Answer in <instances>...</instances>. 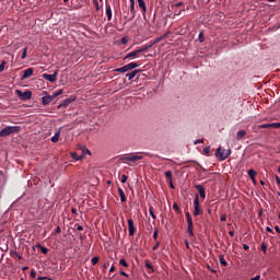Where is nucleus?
<instances>
[{
  "label": "nucleus",
  "instance_id": "8fccbe9b",
  "mask_svg": "<svg viewBox=\"0 0 280 280\" xmlns=\"http://www.w3.org/2000/svg\"><path fill=\"white\" fill-rule=\"evenodd\" d=\"M276 233L280 234V228L278 225L275 226Z\"/></svg>",
  "mask_w": 280,
  "mask_h": 280
},
{
  "label": "nucleus",
  "instance_id": "9d476101",
  "mask_svg": "<svg viewBox=\"0 0 280 280\" xmlns=\"http://www.w3.org/2000/svg\"><path fill=\"white\" fill-rule=\"evenodd\" d=\"M57 75H58V70L54 73V74H47L44 73L43 78L51 83H54L57 80Z\"/></svg>",
  "mask_w": 280,
  "mask_h": 280
},
{
  "label": "nucleus",
  "instance_id": "4468645a",
  "mask_svg": "<svg viewBox=\"0 0 280 280\" xmlns=\"http://www.w3.org/2000/svg\"><path fill=\"white\" fill-rule=\"evenodd\" d=\"M139 54H140V52H139V50L137 49V50H135V51L128 54L124 59H125V60H126V59H129V58L135 59Z\"/></svg>",
  "mask_w": 280,
  "mask_h": 280
},
{
  "label": "nucleus",
  "instance_id": "423d86ee",
  "mask_svg": "<svg viewBox=\"0 0 280 280\" xmlns=\"http://www.w3.org/2000/svg\"><path fill=\"white\" fill-rule=\"evenodd\" d=\"M16 94L23 101L30 100L32 97V92L31 91H26V92L23 93L22 91L16 90Z\"/></svg>",
  "mask_w": 280,
  "mask_h": 280
},
{
  "label": "nucleus",
  "instance_id": "0eeeda50",
  "mask_svg": "<svg viewBox=\"0 0 280 280\" xmlns=\"http://www.w3.org/2000/svg\"><path fill=\"white\" fill-rule=\"evenodd\" d=\"M195 189L197 191H199V196H200L201 200H206V188L202 185L197 184V185H195Z\"/></svg>",
  "mask_w": 280,
  "mask_h": 280
},
{
  "label": "nucleus",
  "instance_id": "f3484780",
  "mask_svg": "<svg viewBox=\"0 0 280 280\" xmlns=\"http://www.w3.org/2000/svg\"><path fill=\"white\" fill-rule=\"evenodd\" d=\"M139 7L142 9V13L144 14L147 12V5L144 0H138Z\"/></svg>",
  "mask_w": 280,
  "mask_h": 280
},
{
  "label": "nucleus",
  "instance_id": "f257e3e1",
  "mask_svg": "<svg viewBox=\"0 0 280 280\" xmlns=\"http://www.w3.org/2000/svg\"><path fill=\"white\" fill-rule=\"evenodd\" d=\"M21 127L19 126H7L0 131V138L8 137L10 135L19 132Z\"/></svg>",
  "mask_w": 280,
  "mask_h": 280
},
{
  "label": "nucleus",
  "instance_id": "49530a36",
  "mask_svg": "<svg viewBox=\"0 0 280 280\" xmlns=\"http://www.w3.org/2000/svg\"><path fill=\"white\" fill-rule=\"evenodd\" d=\"M221 222H226V215L225 214L221 215Z\"/></svg>",
  "mask_w": 280,
  "mask_h": 280
},
{
  "label": "nucleus",
  "instance_id": "20e7f679",
  "mask_svg": "<svg viewBox=\"0 0 280 280\" xmlns=\"http://www.w3.org/2000/svg\"><path fill=\"white\" fill-rule=\"evenodd\" d=\"M192 205H195V211H192V215H195V217L201 215L202 210L200 209L199 195H195V201L192 202Z\"/></svg>",
  "mask_w": 280,
  "mask_h": 280
},
{
  "label": "nucleus",
  "instance_id": "412c9836",
  "mask_svg": "<svg viewBox=\"0 0 280 280\" xmlns=\"http://www.w3.org/2000/svg\"><path fill=\"white\" fill-rule=\"evenodd\" d=\"M219 262H221V266H223V267L228 266V262H226V260L224 258V255H220L219 256Z\"/></svg>",
  "mask_w": 280,
  "mask_h": 280
},
{
  "label": "nucleus",
  "instance_id": "bb28decb",
  "mask_svg": "<svg viewBox=\"0 0 280 280\" xmlns=\"http://www.w3.org/2000/svg\"><path fill=\"white\" fill-rule=\"evenodd\" d=\"M173 209L176 211V213H182V210L177 202L174 203Z\"/></svg>",
  "mask_w": 280,
  "mask_h": 280
},
{
  "label": "nucleus",
  "instance_id": "5fc2aeb1",
  "mask_svg": "<svg viewBox=\"0 0 280 280\" xmlns=\"http://www.w3.org/2000/svg\"><path fill=\"white\" fill-rule=\"evenodd\" d=\"M60 233H61V228L58 226V228L56 229V234H60Z\"/></svg>",
  "mask_w": 280,
  "mask_h": 280
},
{
  "label": "nucleus",
  "instance_id": "a211bd4d",
  "mask_svg": "<svg viewBox=\"0 0 280 280\" xmlns=\"http://www.w3.org/2000/svg\"><path fill=\"white\" fill-rule=\"evenodd\" d=\"M140 72V70H135L130 73H127L126 77L129 79V80H132L138 73Z\"/></svg>",
  "mask_w": 280,
  "mask_h": 280
},
{
  "label": "nucleus",
  "instance_id": "39448f33",
  "mask_svg": "<svg viewBox=\"0 0 280 280\" xmlns=\"http://www.w3.org/2000/svg\"><path fill=\"white\" fill-rule=\"evenodd\" d=\"M138 67H139V65L137 62H131L129 65H126L121 68L116 69L115 71L120 72V73H125V72L133 70L135 68H138Z\"/></svg>",
  "mask_w": 280,
  "mask_h": 280
},
{
  "label": "nucleus",
  "instance_id": "338daca9",
  "mask_svg": "<svg viewBox=\"0 0 280 280\" xmlns=\"http://www.w3.org/2000/svg\"><path fill=\"white\" fill-rule=\"evenodd\" d=\"M37 280H45V277H38Z\"/></svg>",
  "mask_w": 280,
  "mask_h": 280
},
{
  "label": "nucleus",
  "instance_id": "4be33fe9",
  "mask_svg": "<svg viewBox=\"0 0 280 280\" xmlns=\"http://www.w3.org/2000/svg\"><path fill=\"white\" fill-rule=\"evenodd\" d=\"M153 45L151 44V45H149V46H142L140 49H138V51H139V54H141V52H144V51H147L149 48H151Z\"/></svg>",
  "mask_w": 280,
  "mask_h": 280
},
{
  "label": "nucleus",
  "instance_id": "a18cd8bd",
  "mask_svg": "<svg viewBox=\"0 0 280 280\" xmlns=\"http://www.w3.org/2000/svg\"><path fill=\"white\" fill-rule=\"evenodd\" d=\"M275 178H276L277 185H280V177L276 175Z\"/></svg>",
  "mask_w": 280,
  "mask_h": 280
},
{
  "label": "nucleus",
  "instance_id": "c85d7f7f",
  "mask_svg": "<svg viewBox=\"0 0 280 280\" xmlns=\"http://www.w3.org/2000/svg\"><path fill=\"white\" fill-rule=\"evenodd\" d=\"M260 250H261L264 254H267V244H266V243H261V245H260Z\"/></svg>",
  "mask_w": 280,
  "mask_h": 280
},
{
  "label": "nucleus",
  "instance_id": "7ed1b4c3",
  "mask_svg": "<svg viewBox=\"0 0 280 280\" xmlns=\"http://www.w3.org/2000/svg\"><path fill=\"white\" fill-rule=\"evenodd\" d=\"M232 150L231 149H223V148H219L217 150V158L220 159L221 161H226V159L231 155Z\"/></svg>",
  "mask_w": 280,
  "mask_h": 280
},
{
  "label": "nucleus",
  "instance_id": "37998d69",
  "mask_svg": "<svg viewBox=\"0 0 280 280\" xmlns=\"http://www.w3.org/2000/svg\"><path fill=\"white\" fill-rule=\"evenodd\" d=\"M266 232L272 234V233H273V230H272L271 228L267 226V228H266Z\"/></svg>",
  "mask_w": 280,
  "mask_h": 280
},
{
  "label": "nucleus",
  "instance_id": "09e8293b",
  "mask_svg": "<svg viewBox=\"0 0 280 280\" xmlns=\"http://www.w3.org/2000/svg\"><path fill=\"white\" fill-rule=\"evenodd\" d=\"M202 142H203L202 139H197V140H195V144L202 143Z\"/></svg>",
  "mask_w": 280,
  "mask_h": 280
},
{
  "label": "nucleus",
  "instance_id": "f03ea898",
  "mask_svg": "<svg viewBox=\"0 0 280 280\" xmlns=\"http://www.w3.org/2000/svg\"><path fill=\"white\" fill-rule=\"evenodd\" d=\"M143 153H130L127 155H124L120 161H129L130 163H137V161H142L143 156L141 155Z\"/></svg>",
  "mask_w": 280,
  "mask_h": 280
},
{
  "label": "nucleus",
  "instance_id": "f8f14e48",
  "mask_svg": "<svg viewBox=\"0 0 280 280\" xmlns=\"http://www.w3.org/2000/svg\"><path fill=\"white\" fill-rule=\"evenodd\" d=\"M34 73V69L33 68H28L26 70H24V74L22 77V80L27 79L28 77H32Z\"/></svg>",
  "mask_w": 280,
  "mask_h": 280
},
{
  "label": "nucleus",
  "instance_id": "69168bd1",
  "mask_svg": "<svg viewBox=\"0 0 280 280\" xmlns=\"http://www.w3.org/2000/svg\"><path fill=\"white\" fill-rule=\"evenodd\" d=\"M109 267V264H104V268L107 269Z\"/></svg>",
  "mask_w": 280,
  "mask_h": 280
},
{
  "label": "nucleus",
  "instance_id": "a19ab883",
  "mask_svg": "<svg viewBox=\"0 0 280 280\" xmlns=\"http://www.w3.org/2000/svg\"><path fill=\"white\" fill-rule=\"evenodd\" d=\"M4 66H5V61H2V63L0 65V72L4 70Z\"/></svg>",
  "mask_w": 280,
  "mask_h": 280
},
{
  "label": "nucleus",
  "instance_id": "bf43d9fd",
  "mask_svg": "<svg viewBox=\"0 0 280 280\" xmlns=\"http://www.w3.org/2000/svg\"><path fill=\"white\" fill-rule=\"evenodd\" d=\"M183 4H184L183 2H178V3L175 4V7H176V8H179V7H182Z\"/></svg>",
  "mask_w": 280,
  "mask_h": 280
},
{
  "label": "nucleus",
  "instance_id": "f704fd0d",
  "mask_svg": "<svg viewBox=\"0 0 280 280\" xmlns=\"http://www.w3.org/2000/svg\"><path fill=\"white\" fill-rule=\"evenodd\" d=\"M26 56H27V47H25V48L23 49V54H22L21 58H22V59H25Z\"/></svg>",
  "mask_w": 280,
  "mask_h": 280
},
{
  "label": "nucleus",
  "instance_id": "0e129e2a",
  "mask_svg": "<svg viewBox=\"0 0 280 280\" xmlns=\"http://www.w3.org/2000/svg\"><path fill=\"white\" fill-rule=\"evenodd\" d=\"M159 246H160V244L156 243V245L154 246L153 250H156Z\"/></svg>",
  "mask_w": 280,
  "mask_h": 280
},
{
  "label": "nucleus",
  "instance_id": "ea45409f",
  "mask_svg": "<svg viewBox=\"0 0 280 280\" xmlns=\"http://www.w3.org/2000/svg\"><path fill=\"white\" fill-rule=\"evenodd\" d=\"M31 278L32 279H35L36 278V271L34 269H32L31 271Z\"/></svg>",
  "mask_w": 280,
  "mask_h": 280
},
{
  "label": "nucleus",
  "instance_id": "864d4df0",
  "mask_svg": "<svg viewBox=\"0 0 280 280\" xmlns=\"http://www.w3.org/2000/svg\"><path fill=\"white\" fill-rule=\"evenodd\" d=\"M72 158L75 159V161H79V156H78L77 153H73V154H72Z\"/></svg>",
  "mask_w": 280,
  "mask_h": 280
},
{
  "label": "nucleus",
  "instance_id": "6e6552de",
  "mask_svg": "<svg viewBox=\"0 0 280 280\" xmlns=\"http://www.w3.org/2000/svg\"><path fill=\"white\" fill-rule=\"evenodd\" d=\"M128 229H129V235L130 237L135 236L137 229L135 226V223L132 221V219H128Z\"/></svg>",
  "mask_w": 280,
  "mask_h": 280
},
{
  "label": "nucleus",
  "instance_id": "b1692460",
  "mask_svg": "<svg viewBox=\"0 0 280 280\" xmlns=\"http://www.w3.org/2000/svg\"><path fill=\"white\" fill-rule=\"evenodd\" d=\"M165 176H166V178H168L170 183H172V180H173V173H172V171H167L165 173Z\"/></svg>",
  "mask_w": 280,
  "mask_h": 280
},
{
  "label": "nucleus",
  "instance_id": "603ef678",
  "mask_svg": "<svg viewBox=\"0 0 280 280\" xmlns=\"http://www.w3.org/2000/svg\"><path fill=\"white\" fill-rule=\"evenodd\" d=\"M19 260H23V257L19 255L16 252L14 253Z\"/></svg>",
  "mask_w": 280,
  "mask_h": 280
},
{
  "label": "nucleus",
  "instance_id": "58836bf2",
  "mask_svg": "<svg viewBox=\"0 0 280 280\" xmlns=\"http://www.w3.org/2000/svg\"><path fill=\"white\" fill-rule=\"evenodd\" d=\"M127 180H128V176L127 175H122L121 176V183H127Z\"/></svg>",
  "mask_w": 280,
  "mask_h": 280
},
{
  "label": "nucleus",
  "instance_id": "680f3d73",
  "mask_svg": "<svg viewBox=\"0 0 280 280\" xmlns=\"http://www.w3.org/2000/svg\"><path fill=\"white\" fill-rule=\"evenodd\" d=\"M72 213L77 214L78 213V210L75 208H72Z\"/></svg>",
  "mask_w": 280,
  "mask_h": 280
},
{
  "label": "nucleus",
  "instance_id": "9b49d317",
  "mask_svg": "<svg viewBox=\"0 0 280 280\" xmlns=\"http://www.w3.org/2000/svg\"><path fill=\"white\" fill-rule=\"evenodd\" d=\"M43 94L45 95V96L42 98V103H43L44 105H47V104H49L51 101L55 100V96H54V95H47L48 93H47L46 91L43 92Z\"/></svg>",
  "mask_w": 280,
  "mask_h": 280
},
{
  "label": "nucleus",
  "instance_id": "de8ad7c7",
  "mask_svg": "<svg viewBox=\"0 0 280 280\" xmlns=\"http://www.w3.org/2000/svg\"><path fill=\"white\" fill-rule=\"evenodd\" d=\"M249 280H260V276L257 275V276H255L254 278H252V279H249Z\"/></svg>",
  "mask_w": 280,
  "mask_h": 280
},
{
  "label": "nucleus",
  "instance_id": "13d9d810",
  "mask_svg": "<svg viewBox=\"0 0 280 280\" xmlns=\"http://www.w3.org/2000/svg\"><path fill=\"white\" fill-rule=\"evenodd\" d=\"M115 270H116L115 266H112L109 272L113 273V272H115Z\"/></svg>",
  "mask_w": 280,
  "mask_h": 280
},
{
  "label": "nucleus",
  "instance_id": "c756f323",
  "mask_svg": "<svg viewBox=\"0 0 280 280\" xmlns=\"http://www.w3.org/2000/svg\"><path fill=\"white\" fill-rule=\"evenodd\" d=\"M186 222H188V223L194 222L192 219H191V215L188 211H186Z\"/></svg>",
  "mask_w": 280,
  "mask_h": 280
},
{
  "label": "nucleus",
  "instance_id": "72a5a7b5",
  "mask_svg": "<svg viewBox=\"0 0 280 280\" xmlns=\"http://www.w3.org/2000/svg\"><path fill=\"white\" fill-rule=\"evenodd\" d=\"M63 93V90H59L56 93L52 94L54 98H56L57 96L61 95Z\"/></svg>",
  "mask_w": 280,
  "mask_h": 280
},
{
  "label": "nucleus",
  "instance_id": "6e6d98bb",
  "mask_svg": "<svg viewBox=\"0 0 280 280\" xmlns=\"http://www.w3.org/2000/svg\"><path fill=\"white\" fill-rule=\"evenodd\" d=\"M120 275H121L122 277L128 278V273H126L125 271H120Z\"/></svg>",
  "mask_w": 280,
  "mask_h": 280
},
{
  "label": "nucleus",
  "instance_id": "e2e57ef3",
  "mask_svg": "<svg viewBox=\"0 0 280 280\" xmlns=\"http://www.w3.org/2000/svg\"><path fill=\"white\" fill-rule=\"evenodd\" d=\"M70 103L69 100H67L62 105L67 106Z\"/></svg>",
  "mask_w": 280,
  "mask_h": 280
},
{
  "label": "nucleus",
  "instance_id": "ddd939ff",
  "mask_svg": "<svg viewBox=\"0 0 280 280\" xmlns=\"http://www.w3.org/2000/svg\"><path fill=\"white\" fill-rule=\"evenodd\" d=\"M106 15H107V20L110 21L113 18V11H112L110 4L108 3H106Z\"/></svg>",
  "mask_w": 280,
  "mask_h": 280
},
{
  "label": "nucleus",
  "instance_id": "393cba45",
  "mask_svg": "<svg viewBox=\"0 0 280 280\" xmlns=\"http://www.w3.org/2000/svg\"><path fill=\"white\" fill-rule=\"evenodd\" d=\"M119 264H120V266H122L124 268H128V267H129L128 262H127L126 259H124V258H121V259L119 260Z\"/></svg>",
  "mask_w": 280,
  "mask_h": 280
},
{
  "label": "nucleus",
  "instance_id": "a878e982",
  "mask_svg": "<svg viewBox=\"0 0 280 280\" xmlns=\"http://www.w3.org/2000/svg\"><path fill=\"white\" fill-rule=\"evenodd\" d=\"M145 268L154 272V268L149 260L145 261Z\"/></svg>",
  "mask_w": 280,
  "mask_h": 280
},
{
  "label": "nucleus",
  "instance_id": "2f4dec72",
  "mask_svg": "<svg viewBox=\"0 0 280 280\" xmlns=\"http://www.w3.org/2000/svg\"><path fill=\"white\" fill-rule=\"evenodd\" d=\"M98 261H100V258H98V257H93V258H92V265H93V266H96V265L98 264Z\"/></svg>",
  "mask_w": 280,
  "mask_h": 280
},
{
  "label": "nucleus",
  "instance_id": "cd10ccee",
  "mask_svg": "<svg viewBox=\"0 0 280 280\" xmlns=\"http://www.w3.org/2000/svg\"><path fill=\"white\" fill-rule=\"evenodd\" d=\"M149 212H150V215L153 218V220H156V215L154 213V209L152 206L150 207Z\"/></svg>",
  "mask_w": 280,
  "mask_h": 280
},
{
  "label": "nucleus",
  "instance_id": "5701e85b",
  "mask_svg": "<svg viewBox=\"0 0 280 280\" xmlns=\"http://www.w3.org/2000/svg\"><path fill=\"white\" fill-rule=\"evenodd\" d=\"M59 137H60V131H57V132L55 133V136L51 138V141L55 142V143L58 142Z\"/></svg>",
  "mask_w": 280,
  "mask_h": 280
},
{
  "label": "nucleus",
  "instance_id": "1a4fd4ad",
  "mask_svg": "<svg viewBox=\"0 0 280 280\" xmlns=\"http://www.w3.org/2000/svg\"><path fill=\"white\" fill-rule=\"evenodd\" d=\"M258 128H260V129H266V128L279 129L280 128V124H278V122L261 124V125L258 126Z\"/></svg>",
  "mask_w": 280,
  "mask_h": 280
},
{
  "label": "nucleus",
  "instance_id": "2eb2a0df",
  "mask_svg": "<svg viewBox=\"0 0 280 280\" xmlns=\"http://www.w3.org/2000/svg\"><path fill=\"white\" fill-rule=\"evenodd\" d=\"M188 235L190 237L195 236V233H194V222L188 223Z\"/></svg>",
  "mask_w": 280,
  "mask_h": 280
},
{
  "label": "nucleus",
  "instance_id": "c03bdc74",
  "mask_svg": "<svg viewBox=\"0 0 280 280\" xmlns=\"http://www.w3.org/2000/svg\"><path fill=\"white\" fill-rule=\"evenodd\" d=\"M130 11H131V13L135 14V3H131V5H130Z\"/></svg>",
  "mask_w": 280,
  "mask_h": 280
},
{
  "label": "nucleus",
  "instance_id": "e433bc0d",
  "mask_svg": "<svg viewBox=\"0 0 280 280\" xmlns=\"http://www.w3.org/2000/svg\"><path fill=\"white\" fill-rule=\"evenodd\" d=\"M203 153H206V155H209V153H210V147L203 148Z\"/></svg>",
  "mask_w": 280,
  "mask_h": 280
},
{
  "label": "nucleus",
  "instance_id": "4c0bfd02",
  "mask_svg": "<svg viewBox=\"0 0 280 280\" xmlns=\"http://www.w3.org/2000/svg\"><path fill=\"white\" fill-rule=\"evenodd\" d=\"M40 250H42L43 255L48 254V248H46V247H40Z\"/></svg>",
  "mask_w": 280,
  "mask_h": 280
},
{
  "label": "nucleus",
  "instance_id": "dca6fc26",
  "mask_svg": "<svg viewBox=\"0 0 280 280\" xmlns=\"http://www.w3.org/2000/svg\"><path fill=\"white\" fill-rule=\"evenodd\" d=\"M118 192H119L121 202H126L127 197L125 195V191L121 188H118Z\"/></svg>",
  "mask_w": 280,
  "mask_h": 280
},
{
  "label": "nucleus",
  "instance_id": "774afa93",
  "mask_svg": "<svg viewBox=\"0 0 280 280\" xmlns=\"http://www.w3.org/2000/svg\"><path fill=\"white\" fill-rule=\"evenodd\" d=\"M69 0H65V3L68 5V7H71L70 4H68Z\"/></svg>",
  "mask_w": 280,
  "mask_h": 280
},
{
  "label": "nucleus",
  "instance_id": "aec40b11",
  "mask_svg": "<svg viewBox=\"0 0 280 280\" xmlns=\"http://www.w3.org/2000/svg\"><path fill=\"white\" fill-rule=\"evenodd\" d=\"M246 136V131L245 130H238V132H236V139L241 140Z\"/></svg>",
  "mask_w": 280,
  "mask_h": 280
},
{
  "label": "nucleus",
  "instance_id": "c9c22d12",
  "mask_svg": "<svg viewBox=\"0 0 280 280\" xmlns=\"http://www.w3.org/2000/svg\"><path fill=\"white\" fill-rule=\"evenodd\" d=\"M199 42H200V43H203V42H205L203 32L199 33Z\"/></svg>",
  "mask_w": 280,
  "mask_h": 280
},
{
  "label": "nucleus",
  "instance_id": "4d7b16f0",
  "mask_svg": "<svg viewBox=\"0 0 280 280\" xmlns=\"http://www.w3.org/2000/svg\"><path fill=\"white\" fill-rule=\"evenodd\" d=\"M77 229H78L79 232H82V231H83V226H82V225H78Z\"/></svg>",
  "mask_w": 280,
  "mask_h": 280
},
{
  "label": "nucleus",
  "instance_id": "473e14b6",
  "mask_svg": "<svg viewBox=\"0 0 280 280\" xmlns=\"http://www.w3.org/2000/svg\"><path fill=\"white\" fill-rule=\"evenodd\" d=\"M158 237H159V229L155 228V231H154V234H153L154 241H158Z\"/></svg>",
  "mask_w": 280,
  "mask_h": 280
},
{
  "label": "nucleus",
  "instance_id": "79ce46f5",
  "mask_svg": "<svg viewBox=\"0 0 280 280\" xmlns=\"http://www.w3.org/2000/svg\"><path fill=\"white\" fill-rule=\"evenodd\" d=\"M243 250L248 252L249 250V246L247 244H243Z\"/></svg>",
  "mask_w": 280,
  "mask_h": 280
},
{
  "label": "nucleus",
  "instance_id": "7c9ffc66",
  "mask_svg": "<svg viewBox=\"0 0 280 280\" xmlns=\"http://www.w3.org/2000/svg\"><path fill=\"white\" fill-rule=\"evenodd\" d=\"M165 38V36H161V37H159V38H156L153 43H152V45L154 46L155 44H159L161 40H163Z\"/></svg>",
  "mask_w": 280,
  "mask_h": 280
},
{
  "label": "nucleus",
  "instance_id": "6ab92c4d",
  "mask_svg": "<svg viewBox=\"0 0 280 280\" xmlns=\"http://www.w3.org/2000/svg\"><path fill=\"white\" fill-rule=\"evenodd\" d=\"M247 174L252 180H255V177L257 176V172L255 170H249Z\"/></svg>",
  "mask_w": 280,
  "mask_h": 280
},
{
  "label": "nucleus",
  "instance_id": "052dcab7",
  "mask_svg": "<svg viewBox=\"0 0 280 280\" xmlns=\"http://www.w3.org/2000/svg\"><path fill=\"white\" fill-rule=\"evenodd\" d=\"M230 237H234V235H235V233H234V231H230Z\"/></svg>",
  "mask_w": 280,
  "mask_h": 280
},
{
  "label": "nucleus",
  "instance_id": "3c124183",
  "mask_svg": "<svg viewBox=\"0 0 280 280\" xmlns=\"http://www.w3.org/2000/svg\"><path fill=\"white\" fill-rule=\"evenodd\" d=\"M184 244H186V249H190V246H189V242L188 241H186V242H184Z\"/></svg>",
  "mask_w": 280,
  "mask_h": 280
}]
</instances>
